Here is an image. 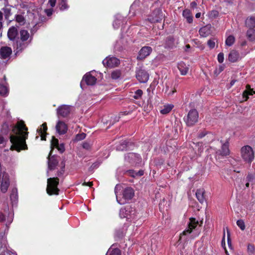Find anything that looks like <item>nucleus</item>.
Listing matches in <instances>:
<instances>
[{
	"label": "nucleus",
	"mask_w": 255,
	"mask_h": 255,
	"mask_svg": "<svg viewBox=\"0 0 255 255\" xmlns=\"http://www.w3.org/2000/svg\"><path fill=\"white\" fill-rule=\"evenodd\" d=\"M27 130L23 121L17 122L12 129L13 134L10 136V140L12 143L11 148L18 152L27 149L25 140L28 134Z\"/></svg>",
	"instance_id": "f257e3e1"
},
{
	"label": "nucleus",
	"mask_w": 255,
	"mask_h": 255,
	"mask_svg": "<svg viewBox=\"0 0 255 255\" xmlns=\"http://www.w3.org/2000/svg\"><path fill=\"white\" fill-rule=\"evenodd\" d=\"M121 186L117 185L115 187V192L116 195L117 201L121 205L127 203L134 196V191L132 188L128 187L124 190L122 194L118 191L120 190Z\"/></svg>",
	"instance_id": "f03ea898"
},
{
	"label": "nucleus",
	"mask_w": 255,
	"mask_h": 255,
	"mask_svg": "<svg viewBox=\"0 0 255 255\" xmlns=\"http://www.w3.org/2000/svg\"><path fill=\"white\" fill-rule=\"evenodd\" d=\"M199 221L194 218H190L188 224V227L180 234V236H190V238L193 239L198 237L200 232L198 229Z\"/></svg>",
	"instance_id": "7ed1b4c3"
},
{
	"label": "nucleus",
	"mask_w": 255,
	"mask_h": 255,
	"mask_svg": "<svg viewBox=\"0 0 255 255\" xmlns=\"http://www.w3.org/2000/svg\"><path fill=\"white\" fill-rule=\"evenodd\" d=\"M241 156L243 160L251 163L255 159V150L250 145H244L240 149Z\"/></svg>",
	"instance_id": "20e7f679"
},
{
	"label": "nucleus",
	"mask_w": 255,
	"mask_h": 255,
	"mask_svg": "<svg viewBox=\"0 0 255 255\" xmlns=\"http://www.w3.org/2000/svg\"><path fill=\"white\" fill-rule=\"evenodd\" d=\"M59 183L58 178H49L47 179V193L50 195H58L59 189L57 185Z\"/></svg>",
	"instance_id": "39448f33"
},
{
	"label": "nucleus",
	"mask_w": 255,
	"mask_h": 255,
	"mask_svg": "<svg viewBox=\"0 0 255 255\" xmlns=\"http://www.w3.org/2000/svg\"><path fill=\"white\" fill-rule=\"evenodd\" d=\"M101 75V73L95 71H92L87 73L83 78V81L85 82L87 85L93 86L95 85L97 82V78L99 76Z\"/></svg>",
	"instance_id": "423d86ee"
},
{
	"label": "nucleus",
	"mask_w": 255,
	"mask_h": 255,
	"mask_svg": "<svg viewBox=\"0 0 255 255\" xmlns=\"http://www.w3.org/2000/svg\"><path fill=\"white\" fill-rule=\"evenodd\" d=\"M198 117V112L193 109L189 112L186 118H185V121L188 126H192L197 122Z\"/></svg>",
	"instance_id": "0eeeda50"
},
{
	"label": "nucleus",
	"mask_w": 255,
	"mask_h": 255,
	"mask_svg": "<svg viewBox=\"0 0 255 255\" xmlns=\"http://www.w3.org/2000/svg\"><path fill=\"white\" fill-rule=\"evenodd\" d=\"M9 184L10 182L8 174L4 172H3L2 180L0 183V189L1 192L3 193L6 192Z\"/></svg>",
	"instance_id": "6e6552de"
},
{
	"label": "nucleus",
	"mask_w": 255,
	"mask_h": 255,
	"mask_svg": "<svg viewBox=\"0 0 255 255\" xmlns=\"http://www.w3.org/2000/svg\"><path fill=\"white\" fill-rule=\"evenodd\" d=\"M136 77L140 83H146L149 79V74L144 70L138 69L136 72Z\"/></svg>",
	"instance_id": "1a4fd4ad"
},
{
	"label": "nucleus",
	"mask_w": 255,
	"mask_h": 255,
	"mask_svg": "<svg viewBox=\"0 0 255 255\" xmlns=\"http://www.w3.org/2000/svg\"><path fill=\"white\" fill-rule=\"evenodd\" d=\"M162 11L159 9L154 10L148 17V19L151 22H157L162 20Z\"/></svg>",
	"instance_id": "9d476101"
},
{
	"label": "nucleus",
	"mask_w": 255,
	"mask_h": 255,
	"mask_svg": "<svg viewBox=\"0 0 255 255\" xmlns=\"http://www.w3.org/2000/svg\"><path fill=\"white\" fill-rule=\"evenodd\" d=\"M120 61L118 59L115 57H107L103 60V64L107 67H115L118 65Z\"/></svg>",
	"instance_id": "9b49d317"
},
{
	"label": "nucleus",
	"mask_w": 255,
	"mask_h": 255,
	"mask_svg": "<svg viewBox=\"0 0 255 255\" xmlns=\"http://www.w3.org/2000/svg\"><path fill=\"white\" fill-rule=\"evenodd\" d=\"M70 112V107L68 105H62L59 107L57 109V114L58 116L62 117H67Z\"/></svg>",
	"instance_id": "f8f14e48"
},
{
	"label": "nucleus",
	"mask_w": 255,
	"mask_h": 255,
	"mask_svg": "<svg viewBox=\"0 0 255 255\" xmlns=\"http://www.w3.org/2000/svg\"><path fill=\"white\" fill-rule=\"evenodd\" d=\"M54 147L57 148V149L61 152L62 153L65 150L64 145L63 143L59 144L58 140L55 138L54 137H52L51 141V150ZM52 151V150H51ZM51 154V151L49 153V156H50Z\"/></svg>",
	"instance_id": "ddd939ff"
},
{
	"label": "nucleus",
	"mask_w": 255,
	"mask_h": 255,
	"mask_svg": "<svg viewBox=\"0 0 255 255\" xmlns=\"http://www.w3.org/2000/svg\"><path fill=\"white\" fill-rule=\"evenodd\" d=\"M152 51V48L149 46H144L139 51L137 59H143L149 55Z\"/></svg>",
	"instance_id": "4468645a"
},
{
	"label": "nucleus",
	"mask_w": 255,
	"mask_h": 255,
	"mask_svg": "<svg viewBox=\"0 0 255 255\" xmlns=\"http://www.w3.org/2000/svg\"><path fill=\"white\" fill-rule=\"evenodd\" d=\"M56 130L59 134H65L68 129L67 125L63 122L58 121L55 126Z\"/></svg>",
	"instance_id": "2eb2a0df"
},
{
	"label": "nucleus",
	"mask_w": 255,
	"mask_h": 255,
	"mask_svg": "<svg viewBox=\"0 0 255 255\" xmlns=\"http://www.w3.org/2000/svg\"><path fill=\"white\" fill-rule=\"evenodd\" d=\"M199 34L203 37H206L212 33V26L210 24L206 25L201 27L199 31Z\"/></svg>",
	"instance_id": "dca6fc26"
},
{
	"label": "nucleus",
	"mask_w": 255,
	"mask_h": 255,
	"mask_svg": "<svg viewBox=\"0 0 255 255\" xmlns=\"http://www.w3.org/2000/svg\"><path fill=\"white\" fill-rule=\"evenodd\" d=\"M125 159L131 163H137L140 160V158L139 156L134 153H129L125 156Z\"/></svg>",
	"instance_id": "f3484780"
},
{
	"label": "nucleus",
	"mask_w": 255,
	"mask_h": 255,
	"mask_svg": "<svg viewBox=\"0 0 255 255\" xmlns=\"http://www.w3.org/2000/svg\"><path fill=\"white\" fill-rule=\"evenodd\" d=\"M12 52L11 49L8 47H2L0 49V56L1 58H8Z\"/></svg>",
	"instance_id": "a211bd4d"
},
{
	"label": "nucleus",
	"mask_w": 255,
	"mask_h": 255,
	"mask_svg": "<svg viewBox=\"0 0 255 255\" xmlns=\"http://www.w3.org/2000/svg\"><path fill=\"white\" fill-rule=\"evenodd\" d=\"M13 46L16 51V53H17L25 49L27 46V42H23L20 40H17L16 42L14 43Z\"/></svg>",
	"instance_id": "6ab92c4d"
},
{
	"label": "nucleus",
	"mask_w": 255,
	"mask_h": 255,
	"mask_svg": "<svg viewBox=\"0 0 255 255\" xmlns=\"http://www.w3.org/2000/svg\"><path fill=\"white\" fill-rule=\"evenodd\" d=\"M177 68L180 72V74L183 76L187 75L189 71L188 65L183 62L178 63Z\"/></svg>",
	"instance_id": "aec40b11"
},
{
	"label": "nucleus",
	"mask_w": 255,
	"mask_h": 255,
	"mask_svg": "<svg viewBox=\"0 0 255 255\" xmlns=\"http://www.w3.org/2000/svg\"><path fill=\"white\" fill-rule=\"evenodd\" d=\"M240 59V55L238 51L232 50L228 55V60L231 62H236Z\"/></svg>",
	"instance_id": "412c9836"
},
{
	"label": "nucleus",
	"mask_w": 255,
	"mask_h": 255,
	"mask_svg": "<svg viewBox=\"0 0 255 255\" xmlns=\"http://www.w3.org/2000/svg\"><path fill=\"white\" fill-rule=\"evenodd\" d=\"M17 35V30L14 26L10 27L7 31V36L9 40H14Z\"/></svg>",
	"instance_id": "4be33fe9"
},
{
	"label": "nucleus",
	"mask_w": 255,
	"mask_h": 255,
	"mask_svg": "<svg viewBox=\"0 0 255 255\" xmlns=\"http://www.w3.org/2000/svg\"><path fill=\"white\" fill-rule=\"evenodd\" d=\"M131 208L129 207L122 208L120 211V217L121 218H128L130 216Z\"/></svg>",
	"instance_id": "5701e85b"
},
{
	"label": "nucleus",
	"mask_w": 255,
	"mask_h": 255,
	"mask_svg": "<svg viewBox=\"0 0 255 255\" xmlns=\"http://www.w3.org/2000/svg\"><path fill=\"white\" fill-rule=\"evenodd\" d=\"M246 25L249 29H252L255 27V15L247 18L245 21Z\"/></svg>",
	"instance_id": "b1692460"
},
{
	"label": "nucleus",
	"mask_w": 255,
	"mask_h": 255,
	"mask_svg": "<svg viewBox=\"0 0 255 255\" xmlns=\"http://www.w3.org/2000/svg\"><path fill=\"white\" fill-rule=\"evenodd\" d=\"M173 107L174 106L172 104H165L161 107L160 112L161 114L163 115L168 114L172 110Z\"/></svg>",
	"instance_id": "393cba45"
},
{
	"label": "nucleus",
	"mask_w": 255,
	"mask_h": 255,
	"mask_svg": "<svg viewBox=\"0 0 255 255\" xmlns=\"http://www.w3.org/2000/svg\"><path fill=\"white\" fill-rule=\"evenodd\" d=\"M204 193V190L203 189H198L196 192V197L201 203H203L205 201Z\"/></svg>",
	"instance_id": "a878e982"
},
{
	"label": "nucleus",
	"mask_w": 255,
	"mask_h": 255,
	"mask_svg": "<svg viewBox=\"0 0 255 255\" xmlns=\"http://www.w3.org/2000/svg\"><path fill=\"white\" fill-rule=\"evenodd\" d=\"M106 255H121V252L118 248H115L113 245L109 248Z\"/></svg>",
	"instance_id": "bb28decb"
},
{
	"label": "nucleus",
	"mask_w": 255,
	"mask_h": 255,
	"mask_svg": "<svg viewBox=\"0 0 255 255\" xmlns=\"http://www.w3.org/2000/svg\"><path fill=\"white\" fill-rule=\"evenodd\" d=\"M47 129V126L46 123H44L41 125L40 128L37 129V132L41 136L42 140H45V133Z\"/></svg>",
	"instance_id": "cd10ccee"
},
{
	"label": "nucleus",
	"mask_w": 255,
	"mask_h": 255,
	"mask_svg": "<svg viewBox=\"0 0 255 255\" xmlns=\"http://www.w3.org/2000/svg\"><path fill=\"white\" fill-rule=\"evenodd\" d=\"M229 142L228 141H226L225 143L222 144V150L221 154L222 155L226 156L229 154L230 150L229 149Z\"/></svg>",
	"instance_id": "c85d7f7f"
},
{
	"label": "nucleus",
	"mask_w": 255,
	"mask_h": 255,
	"mask_svg": "<svg viewBox=\"0 0 255 255\" xmlns=\"http://www.w3.org/2000/svg\"><path fill=\"white\" fill-rule=\"evenodd\" d=\"M20 40L25 42L29 38V34L26 30H21L20 31Z\"/></svg>",
	"instance_id": "c756f323"
},
{
	"label": "nucleus",
	"mask_w": 255,
	"mask_h": 255,
	"mask_svg": "<svg viewBox=\"0 0 255 255\" xmlns=\"http://www.w3.org/2000/svg\"><path fill=\"white\" fill-rule=\"evenodd\" d=\"M183 16L186 19L188 23H191L193 21V17L191 15V12L189 9H185L183 11Z\"/></svg>",
	"instance_id": "7c9ffc66"
},
{
	"label": "nucleus",
	"mask_w": 255,
	"mask_h": 255,
	"mask_svg": "<svg viewBox=\"0 0 255 255\" xmlns=\"http://www.w3.org/2000/svg\"><path fill=\"white\" fill-rule=\"evenodd\" d=\"M255 92H254L253 89H252L249 85H247L246 86V90L245 91L243 94L244 98H245V101L247 100L248 99L249 95H252L253 94H255Z\"/></svg>",
	"instance_id": "2f4dec72"
},
{
	"label": "nucleus",
	"mask_w": 255,
	"mask_h": 255,
	"mask_svg": "<svg viewBox=\"0 0 255 255\" xmlns=\"http://www.w3.org/2000/svg\"><path fill=\"white\" fill-rule=\"evenodd\" d=\"M247 36L249 40L255 42V30L254 28L249 29L247 31Z\"/></svg>",
	"instance_id": "473e14b6"
},
{
	"label": "nucleus",
	"mask_w": 255,
	"mask_h": 255,
	"mask_svg": "<svg viewBox=\"0 0 255 255\" xmlns=\"http://www.w3.org/2000/svg\"><path fill=\"white\" fill-rule=\"evenodd\" d=\"M57 164V162L54 159H51L49 157L48 158V170L47 171V173L49 170H53L55 168L56 165Z\"/></svg>",
	"instance_id": "72a5a7b5"
},
{
	"label": "nucleus",
	"mask_w": 255,
	"mask_h": 255,
	"mask_svg": "<svg viewBox=\"0 0 255 255\" xmlns=\"http://www.w3.org/2000/svg\"><path fill=\"white\" fill-rule=\"evenodd\" d=\"M217 41V39L215 38L210 39L207 41V45L210 49H213L215 47Z\"/></svg>",
	"instance_id": "f704fd0d"
},
{
	"label": "nucleus",
	"mask_w": 255,
	"mask_h": 255,
	"mask_svg": "<svg viewBox=\"0 0 255 255\" xmlns=\"http://www.w3.org/2000/svg\"><path fill=\"white\" fill-rule=\"evenodd\" d=\"M235 38L232 35L229 36L225 41L226 45L228 46H231L234 43Z\"/></svg>",
	"instance_id": "c9c22d12"
},
{
	"label": "nucleus",
	"mask_w": 255,
	"mask_h": 255,
	"mask_svg": "<svg viewBox=\"0 0 255 255\" xmlns=\"http://www.w3.org/2000/svg\"><path fill=\"white\" fill-rule=\"evenodd\" d=\"M8 88L6 86L0 85V95L5 96L8 94Z\"/></svg>",
	"instance_id": "e433bc0d"
},
{
	"label": "nucleus",
	"mask_w": 255,
	"mask_h": 255,
	"mask_svg": "<svg viewBox=\"0 0 255 255\" xmlns=\"http://www.w3.org/2000/svg\"><path fill=\"white\" fill-rule=\"evenodd\" d=\"M121 76V72L120 70H116L111 73V77L113 79L117 80Z\"/></svg>",
	"instance_id": "4c0bfd02"
},
{
	"label": "nucleus",
	"mask_w": 255,
	"mask_h": 255,
	"mask_svg": "<svg viewBox=\"0 0 255 255\" xmlns=\"http://www.w3.org/2000/svg\"><path fill=\"white\" fill-rule=\"evenodd\" d=\"M143 94V92L141 90L138 89L135 91L134 94L133 96V98L136 100L141 99L142 95Z\"/></svg>",
	"instance_id": "58836bf2"
},
{
	"label": "nucleus",
	"mask_w": 255,
	"mask_h": 255,
	"mask_svg": "<svg viewBox=\"0 0 255 255\" xmlns=\"http://www.w3.org/2000/svg\"><path fill=\"white\" fill-rule=\"evenodd\" d=\"M4 12V17L6 19H8L11 15V9L8 8H4L2 9Z\"/></svg>",
	"instance_id": "ea45409f"
},
{
	"label": "nucleus",
	"mask_w": 255,
	"mask_h": 255,
	"mask_svg": "<svg viewBox=\"0 0 255 255\" xmlns=\"http://www.w3.org/2000/svg\"><path fill=\"white\" fill-rule=\"evenodd\" d=\"M68 6L66 2V0H61L60 3V9L61 10H64L68 9Z\"/></svg>",
	"instance_id": "a19ab883"
},
{
	"label": "nucleus",
	"mask_w": 255,
	"mask_h": 255,
	"mask_svg": "<svg viewBox=\"0 0 255 255\" xmlns=\"http://www.w3.org/2000/svg\"><path fill=\"white\" fill-rule=\"evenodd\" d=\"M237 225L240 228V229L242 231H244L245 229V222L242 220H239L237 221Z\"/></svg>",
	"instance_id": "79ce46f5"
},
{
	"label": "nucleus",
	"mask_w": 255,
	"mask_h": 255,
	"mask_svg": "<svg viewBox=\"0 0 255 255\" xmlns=\"http://www.w3.org/2000/svg\"><path fill=\"white\" fill-rule=\"evenodd\" d=\"M175 92H176V90L174 88L173 89H170L168 86L166 87L165 93L168 96L172 95Z\"/></svg>",
	"instance_id": "37998d69"
},
{
	"label": "nucleus",
	"mask_w": 255,
	"mask_h": 255,
	"mask_svg": "<svg viewBox=\"0 0 255 255\" xmlns=\"http://www.w3.org/2000/svg\"><path fill=\"white\" fill-rule=\"evenodd\" d=\"M16 21L19 23L20 24H22L24 23V18L21 15H17L15 17Z\"/></svg>",
	"instance_id": "c03bdc74"
},
{
	"label": "nucleus",
	"mask_w": 255,
	"mask_h": 255,
	"mask_svg": "<svg viewBox=\"0 0 255 255\" xmlns=\"http://www.w3.org/2000/svg\"><path fill=\"white\" fill-rule=\"evenodd\" d=\"M248 252L249 254H253L255 252V247L254 245L249 244L248 246Z\"/></svg>",
	"instance_id": "a18cd8bd"
},
{
	"label": "nucleus",
	"mask_w": 255,
	"mask_h": 255,
	"mask_svg": "<svg viewBox=\"0 0 255 255\" xmlns=\"http://www.w3.org/2000/svg\"><path fill=\"white\" fill-rule=\"evenodd\" d=\"M224 60V55L223 53H220L218 55V61L219 63H222Z\"/></svg>",
	"instance_id": "49530a36"
},
{
	"label": "nucleus",
	"mask_w": 255,
	"mask_h": 255,
	"mask_svg": "<svg viewBox=\"0 0 255 255\" xmlns=\"http://www.w3.org/2000/svg\"><path fill=\"white\" fill-rule=\"evenodd\" d=\"M121 23V20L118 19H116L113 23V26L114 28H118L119 27L120 24Z\"/></svg>",
	"instance_id": "de8ad7c7"
},
{
	"label": "nucleus",
	"mask_w": 255,
	"mask_h": 255,
	"mask_svg": "<svg viewBox=\"0 0 255 255\" xmlns=\"http://www.w3.org/2000/svg\"><path fill=\"white\" fill-rule=\"evenodd\" d=\"M255 178V175L253 174L248 175L247 177V180L248 182H252Z\"/></svg>",
	"instance_id": "09e8293b"
},
{
	"label": "nucleus",
	"mask_w": 255,
	"mask_h": 255,
	"mask_svg": "<svg viewBox=\"0 0 255 255\" xmlns=\"http://www.w3.org/2000/svg\"><path fill=\"white\" fill-rule=\"evenodd\" d=\"M85 134L82 133L81 134H77L76 136V139L77 140H82L85 137Z\"/></svg>",
	"instance_id": "8fccbe9b"
},
{
	"label": "nucleus",
	"mask_w": 255,
	"mask_h": 255,
	"mask_svg": "<svg viewBox=\"0 0 255 255\" xmlns=\"http://www.w3.org/2000/svg\"><path fill=\"white\" fill-rule=\"evenodd\" d=\"M83 147L86 149H89L91 147V144L88 142H84L82 144Z\"/></svg>",
	"instance_id": "3c124183"
},
{
	"label": "nucleus",
	"mask_w": 255,
	"mask_h": 255,
	"mask_svg": "<svg viewBox=\"0 0 255 255\" xmlns=\"http://www.w3.org/2000/svg\"><path fill=\"white\" fill-rule=\"evenodd\" d=\"M56 0H49L48 4L52 7H54L55 5Z\"/></svg>",
	"instance_id": "603ef678"
},
{
	"label": "nucleus",
	"mask_w": 255,
	"mask_h": 255,
	"mask_svg": "<svg viewBox=\"0 0 255 255\" xmlns=\"http://www.w3.org/2000/svg\"><path fill=\"white\" fill-rule=\"evenodd\" d=\"M45 12L46 13L47 16H50L53 12L52 9H46L45 10Z\"/></svg>",
	"instance_id": "864d4df0"
},
{
	"label": "nucleus",
	"mask_w": 255,
	"mask_h": 255,
	"mask_svg": "<svg viewBox=\"0 0 255 255\" xmlns=\"http://www.w3.org/2000/svg\"><path fill=\"white\" fill-rule=\"evenodd\" d=\"M83 185L88 186L89 187H91L93 185V182H84L83 183Z\"/></svg>",
	"instance_id": "5fc2aeb1"
},
{
	"label": "nucleus",
	"mask_w": 255,
	"mask_h": 255,
	"mask_svg": "<svg viewBox=\"0 0 255 255\" xmlns=\"http://www.w3.org/2000/svg\"><path fill=\"white\" fill-rule=\"evenodd\" d=\"M143 174V171H139L138 173H136L134 174H132V176H134L135 175H139L141 176Z\"/></svg>",
	"instance_id": "6e6d98bb"
},
{
	"label": "nucleus",
	"mask_w": 255,
	"mask_h": 255,
	"mask_svg": "<svg viewBox=\"0 0 255 255\" xmlns=\"http://www.w3.org/2000/svg\"><path fill=\"white\" fill-rule=\"evenodd\" d=\"M197 5V3L195 1H193L190 4L191 7L193 8H196Z\"/></svg>",
	"instance_id": "4d7b16f0"
},
{
	"label": "nucleus",
	"mask_w": 255,
	"mask_h": 255,
	"mask_svg": "<svg viewBox=\"0 0 255 255\" xmlns=\"http://www.w3.org/2000/svg\"><path fill=\"white\" fill-rule=\"evenodd\" d=\"M227 235H228V243L229 244H231V241L230 240V233L229 232H227Z\"/></svg>",
	"instance_id": "13d9d810"
},
{
	"label": "nucleus",
	"mask_w": 255,
	"mask_h": 255,
	"mask_svg": "<svg viewBox=\"0 0 255 255\" xmlns=\"http://www.w3.org/2000/svg\"><path fill=\"white\" fill-rule=\"evenodd\" d=\"M4 141V138L2 136H0V144L3 143Z\"/></svg>",
	"instance_id": "bf43d9fd"
},
{
	"label": "nucleus",
	"mask_w": 255,
	"mask_h": 255,
	"mask_svg": "<svg viewBox=\"0 0 255 255\" xmlns=\"http://www.w3.org/2000/svg\"><path fill=\"white\" fill-rule=\"evenodd\" d=\"M3 19V13L0 11V21H2Z\"/></svg>",
	"instance_id": "052dcab7"
},
{
	"label": "nucleus",
	"mask_w": 255,
	"mask_h": 255,
	"mask_svg": "<svg viewBox=\"0 0 255 255\" xmlns=\"http://www.w3.org/2000/svg\"><path fill=\"white\" fill-rule=\"evenodd\" d=\"M236 80H232L230 83L231 86H233L235 84V83H236Z\"/></svg>",
	"instance_id": "680f3d73"
},
{
	"label": "nucleus",
	"mask_w": 255,
	"mask_h": 255,
	"mask_svg": "<svg viewBox=\"0 0 255 255\" xmlns=\"http://www.w3.org/2000/svg\"><path fill=\"white\" fill-rule=\"evenodd\" d=\"M3 28V23L2 21H0V31Z\"/></svg>",
	"instance_id": "e2e57ef3"
},
{
	"label": "nucleus",
	"mask_w": 255,
	"mask_h": 255,
	"mask_svg": "<svg viewBox=\"0 0 255 255\" xmlns=\"http://www.w3.org/2000/svg\"><path fill=\"white\" fill-rule=\"evenodd\" d=\"M201 16V13L198 12L196 14L195 16L196 18H199Z\"/></svg>",
	"instance_id": "0e129e2a"
},
{
	"label": "nucleus",
	"mask_w": 255,
	"mask_h": 255,
	"mask_svg": "<svg viewBox=\"0 0 255 255\" xmlns=\"http://www.w3.org/2000/svg\"><path fill=\"white\" fill-rule=\"evenodd\" d=\"M4 219V216L2 214H0V221H3Z\"/></svg>",
	"instance_id": "69168bd1"
},
{
	"label": "nucleus",
	"mask_w": 255,
	"mask_h": 255,
	"mask_svg": "<svg viewBox=\"0 0 255 255\" xmlns=\"http://www.w3.org/2000/svg\"><path fill=\"white\" fill-rule=\"evenodd\" d=\"M223 70V67L222 66H220L219 68V70H218V72H221V71H222Z\"/></svg>",
	"instance_id": "338daca9"
},
{
	"label": "nucleus",
	"mask_w": 255,
	"mask_h": 255,
	"mask_svg": "<svg viewBox=\"0 0 255 255\" xmlns=\"http://www.w3.org/2000/svg\"><path fill=\"white\" fill-rule=\"evenodd\" d=\"M16 196V195H14V194H12L10 195V198L11 199H12V198H15Z\"/></svg>",
	"instance_id": "774afa93"
}]
</instances>
